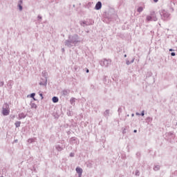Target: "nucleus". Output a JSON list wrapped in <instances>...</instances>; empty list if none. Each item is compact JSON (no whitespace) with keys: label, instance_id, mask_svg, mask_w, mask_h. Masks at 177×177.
<instances>
[{"label":"nucleus","instance_id":"obj_15","mask_svg":"<svg viewBox=\"0 0 177 177\" xmlns=\"http://www.w3.org/2000/svg\"><path fill=\"white\" fill-rule=\"evenodd\" d=\"M31 107H32V109H37V104L32 103V104H31Z\"/></svg>","mask_w":177,"mask_h":177},{"label":"nucleus","instance_id":"obj_33","mask_svg":"<svg viewBox=\"0 0 177 177\" xmlns=\"http://www.w3.org/2000/svg\"><path fill=\"white\" fill-rule=\"evenodd\" d=\"M15 115H13V116L12 117V120L15 119Z\"/></svg>","mask_w":177,"mask_h":177},{"label":"nucleus","instance_id":"obj_19","mask_svg":"<svg viewBox=\"0 0 177 177\" xmlns=\"http://www.w3.org/2000/svg\"><path fill=\"white\" fill-rule=\"evenodd\" d=\"M136 175L137 176H139V171L137 170V171H136Z\"/></svg>","mask_w":177,"mask_h":177},{"label":"nucleus","instance_id":"obj_24","mask_svg":"<svg viewBox=\"0 0 177 177\" xmlns=\"http://www.w3.org/2000/svg\"><path fill=\"white\" fill-rule=\"evenodd\" d=\"M173 50H174V49H172V48L169 49V52H173Z\"/></svg>","mask_w":177,"mask_h":177},{"label":"nucleus","instance_id":"obj_4","mask_svg":"<svg viewBox=\"0 0 177 177\" xmlns=\"http://www.w3.org/2000/svg\"><path fill=\"white\" fill-rule=\"evenodd\" d=\"M161 16H162L164 17V19H168L169 17V13H168L167 12H166L165 10H163L161 13H160Z\"/></svg>","mask_w":177,"mask_h":177},{"label":"nucleus","instance_id":"obj_6","mask_svg":"<svg viewBox=\"0 0 177 177\" xmlns=\"http://www.w3.org/2000/svg\"><path fill=\"white\" fill-rule=\"evenodd\" d=\"M26 115L24 113H21L18 115V118L22 120V118H26Z\"/></svg>","mask_w":177,"mask_h":177},{"label":"nucleus","instance_id":"obj_7","mask_svg":"<svg viewBox=\"0 0 177 177\" xmlns=\"http://www.w3.org/2000/svg\"><path fill=\"white\" fill-rule=\"evenodd\" d=\"M82 171H83V170H82V169H81V167L76 168V172H77V174H78V175L82 174Z\"/></svg>","mask_w":177,"mask_h":177},{"label":"nucleus","instance_id":"obj_26","mask_svg":"<svg viewBox=\"0 0 177 177\" xmlns=\"http://www.w3.org/2000/svg\"><path fill=\"white\" fill-rule=\"evenodd\" d=\"M133 132H134V133H136V132H138V131L137 130H134Z\"/></svg>","mask_w":177,"mask_h":177},{"label":"nucleus","instance_id":"obj_10","mask_svg":"<svg viewBox=\"0 0 177 177\" xmlns=\"http://www.w3.org/2000/svg\"><path fill=\"white\" fill-rule=\"evenodd\" d=\"M53 103H57V102H59V98L57 97H53Z\"/></svg>","mask_w":177,"mask_h":177},{"label":"nucleus","instance_id":"obj_29","mask_svg":"<svg viewBox=\"0 0 177 177\" xmlns=\"http://www.w3.org/2000/svg\"><path fill=\"white\" fill-rule=\"evenodd\" d=\"M86 73H89V69H86Z\"/></svg>","mask_w":177,"mask_h":177},{"label":"nucleus","instance_id":"obj_11","mask_svg":"<svg viewBox=\"0 0 177 177\" xmlns=\"http://www.w3.org/2000/svg\"><path fill=\"white\" fill-rule=\"evenodd\" d=\"M34 142H35V139L34 138H29L28 140V143H34Z\"/></svg>","mask_w":177,"mask_h":177},{"label":"nucleus","instance_id":"obj_27","mask_svg":"<svg viewBox=\"0 0 177 177\" xmlns=\"http://www.w3.org/2000/svg\"><path fill=\"white\" fill-rule=\"evenodd\" d=\"M81 24H82H82H86V23H85V21H83Z\"/></svg>","mask_w":177,"mask_h":177},{"label":"nucleus","instance_id":"obj_34","mask_svg":"<svg viewBox=\"0 0 177 177\" xmlns=\"http://www.w3.org/2000/svg\"><path fill=\"white\" fill-rule=\"evenodd\" d=\"M67 44H68V41H66V44L67 45Z\"/></svg>","mask_w":177,"mask_h":177},{"label":"nucleus","instance_id":"obj_9","mask_svg":"<svg viewBox=\"0 0 177 177\" xmlns=\"http://www.w3.org/2000/svg\"><path fill=\"white\" fill-rule=\"evenodd\" d=\"M21 124V122H20V121H17L15 123V125L16 128H19V127H20Z\"/></svg>","mask_w":177,"mask_h":177},{"label":"nucleus","instance_id":"obj_16","mask_svg":"<svg viewBox=\"0 0 177 177\" xmlns=\"http://www.w3.org/2000/svg\"><path fill=\"white\" fill-rule=\"evenodd\" d=\"M35 93H34L30 95V97H32V99H34V100H35Z\"/></svg>","mask_w":177,"mask_h":177},{"label":"nucleus","instance_id":"obj_3","mask_svg":"<svg viewBox=\"0 0 177 177\" xmlns=\"http://www.w3.org/2000/svg\"><path fill=\"white\" fill-rule=\"evenodd\" d=\"M101 64L104 67H109V66H111V59H104Z\"/></svg>","mask_w":177,"mask_h":177},{"label":"nucleus","instance_id":"obj_1","mask_svg":"<svg viewBox=\"0 0 177 177\" xmlns=\"http://www.w3.org/2000/svg\"><path fill=\"white\" fill-rule=\"evenodd\" d=\"M157 21V17L156 16V12H151V15L147 16V21Z\"/></svg>","mask_w":177,"mask_h":177},{"label":"nucleus","instance_id":"obj_2","mask_svg":"<svg viewBox=\"0 0 177 177\" xmlns=\"http://www.w3.org/2000/svg\"><path fill=\"white\" fill-rule=\"evenodd\" d=\"M10 110L9 109V104H5L3 106L2 114L3 115H9Z\"/></svg>","mask_w":177,"mask_h":177},{"label":"nucleus","instance_id":"obj_20","mask_svg":"<svg viewBox=\"0 0 177 177\" xmlns=\"http://www.w3.org/2000/svg\"><path fill=\"white\" fill-rule=\"evenodd\" d=\"M141 115L143 117V115H145V111H142Z\"/></svg>","mask_w":177,"mask_h":177},{"label":"nucleus","instance_id":"obj_18","mask_svg":"<svg viewBox=\"0 0 177 177\" xmlns=\"http://www.w3.org/2000/svg\"><path fill=\"white\" fill-rule=\"evenodd\" d=\"M77 42H78V41H71V44H77Z\"/></svg>","mask_w":177,"mask_h":177},{"label":"nucleus","instance_id":"obj_23","mask_svg":"<svg viewBox=\"0 0 177 177\" xmlns=\"http://www.w3.org/2000/svg\"><path fill=\"white\" fill-rule=\"evenodd\" d=\"M39 96H41V99H44V97L42 96V93H40Z\"/></svg>","mask_w":177,"mask_h":177},{"label":"nucleus","instance_id":"obj_13","mask_svg":"<svg viewBox=\"0 0 177 177\" xmlns=\"http://www.w3.org/2000/svg\"><path fill=\"white\" fill-rule=\"evenodd\" d=\"M137 12L140 13V12H143V7H139L137 10Z\"/></svg>","mask_w":177,"mask_h":177},{"label":"nucleus","instance_id":"obj_8","mask_svg":"<svg viewBox=\"0 0 177 177\" xmlns=\"http://www.w3.org/2000/svg\"><path fill=\"white\" fill-rule=\"evenodd\" d=\"M23 3V1L20 0L19 3H18V6L19 8V10H23V6H21V4Z\"/></svg>","mask_w":177,"mask_h":177},{"label":"nucleus","instance_id":"obj_28","mask_svg":"<svg viewBox=\"0 0 177 177\" xmlns=\"http://www.w3.org/2000/svg\"><path fill=\"white\" fill-rule=\"evenodd\" d=\"M154 2H158V0H153Z\"/></svg>","mask_w":177,"mask_h":177},{"label":"nucleus","instance_id":"obj_30","mask_svg":"<svg viewBox=\"0 0 177 177\" xmlns=\"http://www.w3.org/2000/svg\"><path fill=\"white\" fill-rule=\"evenodd\" d=\"M73 100H74V99L71 100V103H73Z\"/></svg>","mask_w":177,"mask_h":177},{"label":"nucleus","instance_id":"obj_5","mask_svg":"<svg viewBox=\"0 0 177 177\" xmlns=\"http://www.w3.org/2000/svg\"><path fill=\"white\" fill-rule=\"evenodd\" d=\"M95 9L96 10H99L102 9V2L98 1L95 5Z\"/></svg>","mask_w":177,"mask_h":177},{"label":"nucleus","instance_id":"obj_32","mask_svg":"<svg viewBox=\"0 0 177 177\" xmlns=\"http://www.w3.org/2000/svg\"><path fill=\"white\" fill-rule=\"evenodd\" d=\"M136 115H140V114H139L138 113H136Z\"/></svg>","mask_w":177,"mask_h":177},{"label":"nucleus","instance_id":"obj_21","mask_svg":"<svg viewBox=\"0 0 177 177\" xmlns=\"http://www.w3.org/2000/svg\"><path fill=\"white\" fill-rule=\"evenodd\" d=\"M70 156H71V157H74V153H71L70 154Z\"/></svg>","mask_w":177,"mask_h":177},{"label":"nucleus","instance_id":"obj_36","mask_svg":"<svg viewBox=\"0 0 177 177\" xmlns=\"http://www.w3.org/2000/svg\"><path fill=\"white\" fill-rule=\"evenodd\" d=\"M131 63H133V59L132 60Z\"/></svg>","mask_w":177,"mask_h":177},{"label":"nucleus","instance_id":"obj_31","mask_svg":"<svg viewBox=\"0 0 177 177\" xmlns=\"http://www.w3.org/2000/svg\"><path fill=\"white\" fill-rule=\"evenodd\" d=\"M131 63H129V62H127V64H130Z\"/></svg>","mask_w":177,"mask_h":177},{"label":"nucleus","instance_id":"obj_25","mask_svg":"<svg viewBox=\"0 0 177 177\" xmlns=\"http://www.w3.org/2000/svg\"><path fill=\"white\" fill-rule=\"evenodd\" d=\"M78 177H82V174H78Z\"/></svg>","mask_w":177,"mask_h":177},{"label":"nucleus","instance_id":"obj_12","mask_svg":"<svg viewBox=\"0 0 177 177\" xmlns=\"http://www.w3.org/2000/svg\"><path fill=\"white\" fill-rule=\"evenodd\" d=\"M62 95H64V96H67V95H68V91H67V90L63 91Z\"/></svg>","mask_w":177,"mask_h":177},{"label":"nucleus","instance_id":"obj_22","mask_svg":"<svg viewBox=\"0 0 177 177\" xmlns=\"http://www.w3.org/2000/svg\"><path fill=\"white\" fill-rule=\"evenodd\" d=\"M171 56H175L176 55L175 53H171Z\"/></svg>","mask_w":177,"mask_h":177},{"label":"nucleus","instance_id":"obj_14","mask_svg":"<svg viewBox=\"0 0 177 177\" xmlns=\"http://www.w3.org/2000/svg\"><path fill=\"white\" fill-rule=\"evenodd\" d=\"M154 171H158L160 169V166L156 165L153 167Z\"/></svg>","mask_w":177,"mask_h":177},{"label":"nucleus","instance_id":"obj_17","mask_svg":"<svg viewBox=\"0 0 177 177\" xmlns=\"http://www.w3.org/2000/svg\"><path fill=\"white\" fill-rule=\"evenodd\" d=\"M57 149L58 150V151H62V150H63V148H62L60 147H57Z\"/></svg>","mask_w":177,"mask_h":177},{"label":"nucleus","instance_id":"obj_35","mask_svg":"<svg viewBox=\"0 0 177 177\" xmlns=\"http://www.w3.org/2000/svg\"><path fill=\"white\" fill-rule=\"evenodd\" d=\"M39 19H41V17H38Z\"/></svg>","mask_w":177,"mask_h":177}]
</instances>
